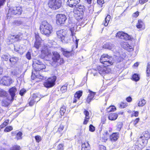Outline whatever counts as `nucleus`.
<instances>
[{"label": "nucleus", "mask_w": 150, "mask_h": 150, "mask_svg": "<svg viewBox=\"0 0 150 150\" xmlns=\"http://www.w3.org/2000/svg\"><path fill=\"white\" fill-rule=\"evenodd\" d=\"M40 29L41 33L46 36H48L52 31L51 25L45 21L42 22Z\"/></svg>", "instance_id": "1"}, {"label": "nucleus", "mask_w": 150, "mask_h": 150, "mask_svg": "<svg viewBox=\"0 0 150 150\" xmlns=\"http://www.w3.org/2000/svg\"><path fill=\"white\" fill-rule=\"evenodd\" d=\"M100 61L104 65L107 66L112 65L114 63L113 58L107 54L102 55L100 59Z\"/></svg>", "instance_id": "2"}, {"label": "nucleus", "mask_w": 150, "mask_h": 150, "mask_svg": "<svg viewBox=\"0 0 150 150\" xmlns=\"http://www.w3.org/2000/svg\"><path fill=\"white\" fill-rule=\"evenodd\" d=\"M62 4L61 0H49L48 4L50 8L56 10L61 7Z\"/></svg>", "instance_id": "3"}, {"label": "nucleus", "mask_w": 150, "mask_h": 150, "mask_svg": "<svg viewBox=\"0 0 150 150\" xmlns=\"http://www.w3.org/2000/svg\"><path fill=\"white\" fill-rule=\"evenodd\" d=\"M33 62V67L36 71L45 69L46 67L45 65L42 62L36 59H34Z\"/></svg>", "instance_id": "4"}, {"label": "nucleus", "mask_w": 150, "mask_h": 150, "mask_svg": "<svg viewBox=\"0 0 150 150\" xmlns=\"http://www.w3.org/2000/svg\"><path fill=\"white\" fill-rule=\"evenodd\" d=\"M52 59L53 61L55 63H57L58 64L60 65L63 64L64 62L63 58H61L59 53L56 51L52 52Z\"/></svg>", "instance_id": "5"}, {"label": "nucleus", "mask_w": 150, "mask_h": 150, "mask_svg": "<svg viewBox=\"0 0 150 150\" xmlns=\"http://www.w3.org/2000/svg\"><path fill=\"white\" fill-rule=\"evenodd\" d=\"M56 80V77L53 76L48 78L44 83V86L47 88H50L53 86L55 84Z\"/></svg>", "instance_id": "6"}, {"label": "nucleus", "mask_w": 150, "mask_h": 150, "mask_svg": "<svg viewBox=\"0 0 150 150\" xmlns=\"http://www.w3.org/2000/svg\"><path fill=\"white\" fill-rule=\"evenodd\" d=\"M106 66H107L105 65L101 66H98L96 68V70L93 69V70L98 71V72L100 74H108L110 72L111 69Z\"/></svg>", "instance_id": "7"}, {"label": "nucleus", "mask_w": 150, "mask_h": 150, "mask_svg": "<svg viewBox=\"0 0 150 150\" xmlns=\"http://www.w3.org/2000/svg\"><path fill=\"white\" fill-rule=\"evenodd\" d=\"M56 19L57 24L59 25L64 24L65 23L67 18L65 15L59 14L57 15Z\"/></svg>", "instance_id": "8"}, {"label": "nucleus", "mask_w": 150, "mask_h": 150, "mask_svg": "<svg viewBox=\"0 0 150 150\" xmlns=\"http://www.w3.org/2000/svg\"><path fill=\"white\" fill-rule=\"evenodd\" d=\"M116 37L125 40H129L131 38V36L122 31H119L117 33Z\"/></svg>", "instance_id": "9"}, {"label": "nucleus", "mask_w": 150, "mask_h": 150, "mask_svg": "<svg viewBox=\"0 0 150 150\" xmlns=\"http://www.w3.org/2000/svg\"><path fill=\"white\" fill-rule=\"evenodd\" d=\"M41 57L42 58L51 54L50 51L48 50L47 47L46 45L42 46L41 48Z\"/></svg>", "instance_id": "10"}, {"label": "nucleus", "mask_w": 150, "mask_h": 150, "mask_svg": "<svg viewBox=\"0 0 150 150\" xmlns=\"http://www.w3.org/2000/svg\"><path fill=\"white\" fill-rule=\"evenodd\" d=\"M19 34L16 35H11L8 37V40L10 43H12L16 41H20L21 40Z\"/></svg>", "instance_id": "11"}, {"label": "nucleus", "mask_w": 150, "mask_h": 150, "mask_svg": "<svg viewBox=\"0 0 150 150\" xmlns=\"http://www.w3.org/2000/svg\"><path fill=\"white\" fill-rule=\"evenodd\" d=\"M12 82V79L6 77H3L0 81V84L6 86H9Z\"/></svg>", "instance_id": "12"}, {"label": "nucleus", "mask_w": 150, "mask_h": 150, "mask_svg": "<svg viewBox=\"0 0 150 150\" xmlns=\"http://www.w3.org/2000/svg\"><path fill=\"white\" fill-rule=\"evenodd\" d=\"M142 138L143 137L141 136L139 138L137 142V144H138V146L140 147V149L144 147L147 142V141L146 139H143Z\"/></svg>", "instance_id": "13"}, {"label": "nucleus", "mask_w": 150, "mask_h": 150, "mask_svg": "<svg viewBox=\"0 0 150 150\" xmlns=\"http://www.w3.org/2000/svg\"><path fill=\"white\" fill-rule=\"evenodd\" d=\"M70 30L71 32L70 35L72 36L73 42H75L76 44V47H77L78 45V41L79 40L77 39L76 38V37L75 36V29L74 28H71Z\"/></svg>", "instance_id": "14"}, {"label": "nucleus", "mask_w": 150, "mask_h": 150, "mask_svg": "<svg viewBox=\"0 0 150 150\" xmlns=\"http://www.w3.org/2000/svg\"><path fill=\"white\" fill-rule=\"evenodd\" d=\"M80 1V0H68L67 3L70 7H73L76 6Z\"/></svg>", "instance_id": "15"}, {"label": "nucleus", "mask_w": 150, "mask_h": 150, "mask_svg": "<svg viewBox=\"0 0 150 150\" xmlns=\"http://www.w3.org/2000/svg\"><path fill=\"white\" fill-rule=\"evenodd\" d=\"M88 91L89 93V94L87 97L86 99V102L88 103L90 102L93 100V98L96 94V92H93L89 90Z\"/></svg>", "instance_id": "16"}, {"label": "nucleus", "mask_w": 150, "mask_h": 150, "mask_svg": "<svg viewBox=\"0 0 150 150\" xmlns=\"http://www.w3.org/2000/svg\"><path fill=\"white\" fill-rule=\"evenodd\" d=\"M17 91V89L15 87H12L9 89V92L10 95L11 96L12 100H13L14 98L15 95V93Z\"/></svg>", "instance_id": "17"}, {"label": "nucleus", "mask_w": 150, "mask_h": 150, "mask_svg": "<svg viewBox=\"0 0 150 150\" xmlns=\"http://www.w3.org/2000/svg\"><path fill=\"white\" fill-rule=\"evenodd\" d=\"M31 77L33 79H35V78H36L40 79L41 80L45 79L46 78L40 74H37L36 72L35 74L33 72Z\"/></svg>", "instance_id": "18"}, {"label": "nucleus", "mask_w": 150, "mask_h": 150, "mask_svg": "<svg viewBox=\"0 0 150 150\" xmlns=\"http://www.w3.org/2000/svg\"><path fill=\"white\" fill-rule=\"evenodd\" d=\"M119 137L118 132L113 133L110 136V139L111 141H116Z\"/></svg>", "instance_id": "19"}, {"label": "nucleus", "mask_w": 150, "mask_h": 150, "mask_svg": "<svg viewBox=\"0 0 150 150\" xmlns=\"http://www.w3.org/2000/svg\"><path fill=\"white\" fill-rule=\"evenodd\" d=\"M136 26L138 28L140 29V30H144L145 28L144 22L141 20L138 21V23H137Z\"/></svg>", "instance_id": "20"}, {"label": "nucleus", "mask_w": 150, "mask_h": 150, "mask_svg": "<svg viewBox=\"0 0 150 150\" xmlns=\"http://www.w3.org/2000/svg\"><path fill=\"white\" fill-rule=\"evenodd\" d=\"M66 33L65 31L63 30H61L57 31V34L58 38L61 40L62 38V37L66 35Z\"/></svg>", "instance_id": "21"}, {"label": "nucleus", "mask_w": 150, "mask_h": 150, "mask_svg": "<svg viewBox=\"0 0 150 150\" xmlns=\"http://www.w3.org/2000/svg\"><path fill=\"white\" fill-rule=\"evenodd\" d=\"M82 92L81 91H79L76 92L74 95L73 103H76L77 100V99L78 100L82 96Z\"/></svg>", "instance_id": "22"}, {"label": "nucleus", "mask_w": 150, "mask_h": 150, "mask_svg": "<svg viewBox=\"0 0 150 150\" xmlns=\"http://www.w3.org/2000/svg\"><path fill=\"white\" fill-rule=\"evenodd\" d=\"M73 13L74 14L75 17H79L80 19H81L82 18L83 15V13H81L79 10L75 8L74 9Z\"/></svg>", "instance_id": "23"}, {"label": "nucleus", "mask_w": 150, "mask_h": 150, "mask_svg": "<svg viewBox=\"0 0 150 150\" xmlns=\"http://www.w3.org/2000/svg\"><path fill=\"white\" fill-rule=\"evenodd\" d=\"M73 13L74 14L75 17H79L80 19H81L82 18L83 15V13H81L79 10L75 8L74 9Z\"/></svg>", "instance_id": "24"}, {"label": "nucleus", "mask_w": 150, "mask_h": 150, "mask_svg": "<svg viewBox=\"0 0 150 150\" xmlns=\"http://www.w3.org/2000/svg\"><path fill=\"white\" fill-rule=\"evenodd\" d=\"M81 150H90V146L88 143L87 142H85L82 144Z\"/></svg>", "instance_id": "25"}, {"label": "nucleus", "mask_w": 150, "mask_h": 150, "mask_svg": "<svg viewBox=\"0 0 150 150\" xmlns=\"http://www.w3.org/2000/svg\"><path fill=\"white\" fill-rule=\"evenodd\" d=\"M74 7H75V8H74L79 10L81 13H83V12L84 13L85 8L83 5H76Z\"/></svg>", "instance_id": "26"}, {"label": "nucleus", "mask_w": 150, "mask_h": 150, "mask_svg": "<svg viewBox=\"0 0 150 150\" xmlns=\"http://www.w3.org/2000/svg\"><path fill=\"white\" fill-rule=\"evenodd\" d=\"M61 40L63 42L67 43L69 42L70 39L69 36L65 35L64 37H62Z\"/></svg>", "instance_id": "27"}, {"label": "nucleus", "mask_w": 150, "mask_h": 150, "mask_svg": "<svg viewBox=\"0 0 150 150\" xmlns=\"http://www.w3.org/2000/svg\"><path fill=\"white\" fill-rule=\"evenodd\" d=\"M103 47L109 50H111L114 47V45L111 43H107L103 45Z\"/></svg>", "instance_id": "28"}, {"label": "nucleus", "mask_w": 150, "mask_h": 150, "mask_svg": "<svg viewBox=\"0 0 150 150\" xmlns=\"http://www.w3.org/2000/svg\"><path fill=\"white\" fill-rule=\"evenodd\" d=\"M10 100L6 98H4L2 101L1 104L3 106L6 107L9 104Z\"/></svg>", "instance_id": "29"}, {"label": "nucleus", "mask_w": 150, "mask_h": 150, "mask_svg": "<svg viewBox=\"0 0 150 150\" xmlns=\"http://www.w3.org/2000/svg\"><path fill=\"white\" fill-rule=\"evenodd\" d=\"M117 115L116 113H111L109 115L108 118L110 120H114L117 118Z\"/></svg>", "instance_id": "30"}, {"label": "nucleus", "mask_w": 150, "mask_h": 150, "mask_svg": "<svg viewBox=\"0 0 150 150\" xmlns=\"http://www.w3.org/2000/svg\"><path fill=\"white\" fill-rule=\"evenodd\" d=\"M33 99H34L35 101L38 102L40 99V96L38 94H33Z\"/></svg>", "instance_id": "31"}, {"label": "nucleus", "mask_w": 150, "mask_h": 150, "mask_svg": "<svg viewBox=\"0 0 150 150\" xmlns=\"http://www.w3.org/2000/svg\"><path fill=\"white\" fill-rule=\"evenodd\" d=\"M103 135H105V137H102L101 138L103 142H105L108 139V137L109 135V134L108 131H105L104 132Z\"/></svg>", "instance_id": "32"}, {"label": "nucleus", "mask_w": 150, "mask_h": 150, "mask_svg": "<svg viewBox=\"0 0 150 150\" xmlns=\"http://www.w3.org/2000/svg\"><path fill=\"white\" fill-rule=\"evenodd\" d=\"M10 13H11L12 15H19L18 14V11L15 9H13L12 8H10L8 14H9Z\"/></svg>", "instance_id": "33"}, {"label": "nucleus", "mask_w": 150, "mask_h": 150, "mask_svg": "<svg viewBox=\"0 0 150 150\" xmlns=\"http://www.w3.org/2000/svg\"><path fill=\"white\" fill-rule=\"evenodd\" d=\"M110 19V15H108L105 19L104 22L103 23V24L105 26H106L108 25V23Z\"/></svg>", "instance_id": "34"}, {"label": "nucleus", "mask_w": 150, "mask_h": 150, "mask_svg": "<svg viewBox=\"0 0 150 150\" xmlns=\"http://www.w3.org/2000/svg\"><path fill=\"white\" fill-rule=\"evenodd\" d=\"M18 58L16 57H13L10 58L9 59L10 62L14 64L16 63L18 61Z\"/></svg>", "instance_id": "35"}, {"label": "nucleus", "mask_w": 150, "mask_h": 150, "mask_svg": "<svg viewBox=\"0 0 150 150\" xmlns=\"http://www.w3.org/2000/svg\"><path fill=\"white\" fill-rule=\"evenodd\" d=\"M23 22L21 21H15L12 22V24L15 26H18L22 24Z\"/></svg>", "instance_id": "36"}, {"label": "nucleus", "mask_w": 150, "mask_h": 150, "mask_svg": "<svg viewBox=\"0 0 150 150\" xmlns=\"http://www.w3.org/2000/svg\"><path fill=\"white\" fill-rule=\"evenodd\" d=\"M62 51L63 55L67 57H69L70 54V52L66 51L65 50L62 49Z\"/></svg>", "instance_id": "37"}, {"label": "nucleus", "mask_w": 150, "mask_h": 150, "mask_svg": "<svg viewBox=\"0 0 150 150\" xmlns=\"http://www.w3.org/2000/svg\"><path fill=\"white\" fill-rule=\"evenodd\" d=\"M146 101L144 99H142L139 101L138 103V105L139 107H142L146 103Z\"/></svg>", "instance_id": "38"}, {"label": "nucleus", "mask_w": 150, "mask_h": 150, "mask_svg": "<svg viewBox=\"0 0 150 150\" xmlns=\"http://www.w3.org/2000/svg\"><path fill=\"white\" fill-rule=\"evenodd\" d=\"M68 84L66 83L64 86H62L60 90L62 93H64L67 90V86H68Z\"/></svg>", "instance_id": "39"}, {"label": "nucleus", "mask_w": 150, "mask_h": 150, "mask_svg": "<svg viewBox=\"0 0 150 150\" xmlns=\"http://www.w3.org/2000/svg\"><path fill=\"white\" fill-rule=\"evenodd\" d=\"M146 73L148 76H150V62H148L147 64Z\"/></svg>", "instance_id": "40"}, {"label": "nucleus", "mask_w": 150, "mask_h": 150, "mask_svg": "<svg viewBox=\"0 0 150 150\" xmlns=\"http://www.w3.org/2000/svg\"><path fill=\"white\" fill-rule=\"evenodd\" d=\"M114 58L113 59L114 61V62H119L122 60V59L120 57L115 56Z\"/></svg>", "instance_id": "41"}, {"label": "nucleus", "mask_w": 150, "mask_h": 150, "mask_svg": "<svg viewBox=\"0 0 150 150\" xmlns=\"http://www.w3.org/2000/svg\"><path fill=\"white\" fill-rule=\"evenodd\" d=\"M66 111V107L64 105L61 108L60 113L61 115H63Z\"/></svg>", "instance_id": "42"}, {"label": "nucleus", "mask_w": 150, "mask_h": 150, "mask_svg": "<svg viewBox=\"0 0 150 150\" xmlns=\"http://www.w3.org/2000/svg\"><path fill=\"white\" fill-rule=\"evenodd\" d=\"M116 109L115 106H110L107 109V111L108 112L114 111Z\"/></svg>", "instance_id": "43"}, {"label": "nucleus", "mask_w": 150, "mask_h": 150, "mask_svg": "<svg viewBox=\"0 0 150 150\" xmlns=\"http://www.w3.org/2000/svg\"><path fill=\"white\" fill-rule=\"evenodd\" d=\"M132 78L133 80L136 81H138L139 79L138 74H135L133 75Z\"/></svg>", "instance_id": "44"}, {"label": "nucleus", "mask_w": 150, "mask_h": 150, "mask_svg": "<svg viewBox=\"0 0 150 150\" xmlns=\"http://www.w3.org/2000/svg\"><path fill=\"white\" fill-rule=\"evenodd\" d=\"M41 41H36L34 45V47L37 49L39 48L41 45Z\"/></svg>", "instance_id": "45"}, {"label": "nucleus", "mask_w": 150, "mask_h": 150, "mask_svg": "<svg viewBox=\"0 0 150 150\" xmlns=\"http://www.w3.org/2000/svg\"><path fill=\"white\" fill-rule=\"evenodd\" d=\"M64 128V126L63 125H61L58 128V130L57 132H58L61 134L60 136H61V132L63 130Z\"/></svg>", "instance_id": "46"}, {"label": "nucleus", "mask_w": 150, "mask_h": 150, "mask_svg": "<svg viewBox=\"0 0 150 150\" xmlns=\"http://www.w3.org/2000/svg\"><path fill=\"white\" fill-rule=\"evenodd\" d=\"M128 45V43L126 42H122L121 44L122 47L125 50L126 49Z\"/></svg>", "instance_id": "47"}, {"label": "nucleus", "mask_w": 150, "mask_h": 150, "mask_svg": "<svg viewBox=\"0 0 150 150\" xmlns=\"http://www.w3.org/2000/svg\"><path fill=\"white\" fill-rule=\"evenodd\" d=\"M2 57L4 60L7 61L8 59H9L10 57L6 54H4L2 55Z\"/></svg>", "instance_id": "48"}, {"label": "nucleus", "mask_w": 150, "mask_h": 150, "mask_svg": "<svg viewBox=\"0 0 150 150\" xmlns=\"http://www.w3.org/2000/svg\"><path fill=\"white\" fill-rule=\"evenodd\" d=\"M13 129V128L11 126H8L4 130L5 132H9Z\"/></svg>", "instance_id": "49"}, {"label": "nucleus", "mask_w": 150, "mask_h": 150, "mask_svg": "<svg viewBox=\"0 0 150 150\" xmlns=\"http://www.w3.org/2000/svg\"><path fill=\"white\" fill-rule=\"evenodd\" d=\"M18 11V14L20 15L21 14L22 11L21 7L20 6H18L14 8Z\"/></svg>", "instance_id": "50"}, {"label": "nucleus", "mask_w": 150, "mask_h": 150, "mask_svg": "<svg viewBox=\"0 0 150 150\" xmlns=\"http://www.w3.org/2000/svg\"><path fill=\"white\" fill-rule=\"evenodd\" d=\"M35 36L36 39V41H41V39L38 33H35Z\"/></svg>", "instance_id": "51"}, {"label": "nucleus", "mask_w": 150, "mask_h": 150, "mask_svg": "<svg viewBox=\"0 0 150 150\" xmlns=\"http://www.w3.org/2000/svg\"><path fill=\"white\" fill-rule=\"evenodd\" d=\"M126 50L129 52L132 51L133 50V46L129 44Z\"/></svg>", "instance_id": "52"}, {"label": "nucleus", "mask_w": 150, "mask_h": 150, "mask_svg": "<svg viewBox=\"0 0 150 150\" xmlns=\"http://www.w3.org/2000/svg\"><path fill=\"white\" fill-rule=\"evenodd\" d=\"M22 135V133L21 132H19L18 133L16 134V137L17 139H21L22 138L21 136Z\"/></svg>", "instance_id": "53"}, {"label": "nucleus", "mask_w": 150, "mask_h": 150, "mask_svg": "<svg viewBox=\"0 0 150 150\" xmlns=\"http://www.w3.org/2000/svg\"><path fill=\"white\" fill-rule=\"evenodd\" d=\"M6 94L5 91L0 89V96H5L6 95Z\"/></svg>", "instance_id": "54"}, {"label": "nucleus", "mask_w": 150, "mask_h": 150, "mask_svg": "<svg viewBox=\"0 0 150 150\" xmlns=\"http://www.w3.org/2000/svg\"><path fill=\"white\" fill-rule=\"evenodd\" d=\"M35 138L36 141L38 142H40L42 139L41 137L38 135L35 136Z\"/></svg>", "instance_id": "55"}, {"label": "nucleus", "mask_w": 150, "mask_h": 150, "mask_svg": "<svg viewBox=\"0 0 150 150\" xmlns=\"http://www.w3.org/2000/svg\"><path fill=\"white\" fill-rule=\"evenodd\" d=\"M20 146H18L15 145L12 147L11 150H20Z\"/></svg>", "instance_id": "56"}, {"label": "nucleus", "mask_w": 150, "mask_h": 150, "mask_svg": "<svg viewBox=\"0 0 150 150\" xmlns=\"http://www.w3.org/2000/svg\"><path fill=\"white\" fill-rule=\"evenodd\" d=\"M97 3L100 7H102V5L104 3V0H98Z\"/></svg>", "instance_id": "57"}, {"label": "nucleus", "mask_w": 150, "mask_h": 150, "mask_svg": "<svg viewBox=\"0 0 150 150\" xmlns=\"http://www.w3.org/2000/svg\"><path fill=\"white\" fill-rule=\"evenodd\" d=\"M84 114L86 116V119H89V112L88 111L85 110L83 112Z\"/></svg>", "instance_id": "58"}, {"label": "nucleus", "mask_w": 150, "mask_h": 150, "mask_svg": "<svg viewBox=\"0 0 150 150\" xmlns=\"http://www.w3.org/2000/svg\"><path fill=\"white\" fill-rule=\"evenodd\" d=\"M26 90L24 89H23L21 90L19 92V94L21 96H23L25 93Z\"/></svg>", "instance_id": "59"}, {"label": "nucleus", "mask_w": 150, "mask_h": 150, "mask_svg": "<svg viewBox=\"0 0 150 150\" xmlns=\"http://www.w3.org/2000/svg\"><path fill=\"white\" fill-rule=\"evenodd\" d=\"M64 145L63 144H59L58 146V150H64Z\"/></svg>", "instance_id": "60"}, {"label": "nucleus", "mask_w": 150, "mask_h": 150, "mask_svg": "<svg viewBox=\"0 0 150 150\" xmlns=\"http://www.w3.org/2000/svg\"><path fill=\"white\" fill-rule=\"evenodd\" d=\"M122 125L121 123H119L117 126V129L118 131H120V130L121 128L122 127Z\"/></svg>", "instance_id": "61"}, {"label": "nucleus", "mask_w": 150, "mask_h": 150, "mask_svg": "<svg viewBox=\"0 0 150 150\" xmlns=\"http://www.w3.org/2000/svg\"><path fill=\"white\" fill-rule=\"evenodd\" d=\"M26 57L28 59H30L31 58V54L30 52H28L26 55Z\"/></svg>", "instance_id": "62"}, {"label": "nucleus", "mask_w": 150, "mask_h": 150, "mask_svg": "<svg viewBox=\"0 0 150 150\" xmlns=\"http://www.w3.org/2000/svg\"><path fill=\"white\" fill-rule=\"evenodd\" d=\"M95 130V127L92 125H91L89 126V130L91 132H93Z\"/></svg>", "instance_id": "63"}, {"label": "nucleus", "mask_w": 150, "mask_h": 150, "mask_svg": "<svg viewBox=\"0 0 150 150\" xmlns=\"http://www.w3.org/2000/svg\"><path fill=\"white\" fill-rule=\"evenodd\" d=\"M35 102H36V101H35L34 99H31L29 103V105L30 106H32Z\"/></svg>", "instance_id": "64"}]
</instances>
